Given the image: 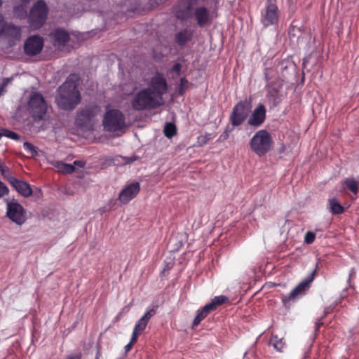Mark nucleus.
Listing matches in <instances>:
<instances>
[{
  "label": "nucleus",
  "mask_w": 359,
  "mask_h": 359,
  "mask_svg": "<svg viewBox=\"0 0 359 359\" xmlns=\"http://www.w3.org/2000/svg\"><path fill=\"white\" fill-rule=\"evenodd\" d=\"M163 132L165 137L171 138L177 134V127L173 123H166Z\"/></svg>",
  "instance_id": "27"
},
{
  "label": "nucleus",
  "mask_w": 359,
  "mask_h": 359,
  "mask_svg": "<svg viewBox=\"0 0 359 359\" xmlns=\"http://www.w3.org/2000/svg\"><path fill=\"white\" fill-rule=\"evenodd\" d=\"M281 88L282 84L278 83L276 86L271 87L268 93L271 97H273L274 100H276V98L279 96V93Z\"/></svg>",
  "instance_id": "31"
},
{
  "label": "nucleus",
  "mask_w": 359,
  "mask_h": 359,
  "mask_svg": "<svg viewBox=\"0 0 359 359\" xmlns=\"http://www.w3.org/2000/svg\"><path fill=\"white\" fill-rule=\"evenodd\" d=\"M228 300V297L224 295L215 297L210 303L205 304L203 308L197 311V314L194 319L192 326H198L210 312L216 310L219 306L225 304Z\"/></svg>",
  "instance_id": "9"
},
{
  "label": "nucleus",
  "mask_w": 359,
  "mask_h": 359,
  "mask_svg": "<svg viewBox=\"0 0 359 359\" xmlns=\"http://www.w3.org/2000/svg\"><path fill=\"white\" fill-rule=\"evenodd\" d=\"M140 191V183L137 182H133L127 184L120 192L118 199L123 204H127L138 194Z\"/></svg>",
  "instance_id": "16"
},
{
  "label": "nucleus",
  "mask_w": 359,
  "mask_h": 359,
  "mask_svg": "<svg viewBox=\"0 0 359 359\" xmlns=\"http://www.w3.org/2000/svg\"><path fill=\"white\" fill-rule=\"evenodd\" d=\"M192 34L190 30L184 29L175 35V41L178 46H184L186 43L191 40Z\"/></svg>",
  "instance_id": "23"
},
{
  "label": "nucleus",
  "mask_w": 359,
  "mask_h": 359,
  "mask_svg": "<svg viewBox=\"0 0 359 359\" xmlns=\"http://www.w3.org/2000/svg\"><path fill=\"white\" fill-rule=\"evenodd\" d=\"M55 167L59 171L64 173H72L75 170V168L73 165L65 163L62 162H57Z\"/></svg>",
  "instance_id": "28"
},
{
  "label": "nucleus",
  "mask_w": 359,
  "mask_h": 359,
  "mask_svg": "<svg viewBox=\"0 0 359 359\" xmlns=\"http://www.w3.org/2000/svg\"><path fill=\"white\" fill-rule=\"evenodd\" d=\"M136 342H137V341H133V336H131L130 342L127 345H126L124 347L126 353L129 352L131 350L134 344H135Z\"/></svg>",
  "instance_id": "38"
},
{
  "label": "nucleus",
  "mask_w": 359,
  "mask_h": 359,
  "mask_svg": "<svg viewBox=\"0 0 359 359\" xmlns=\"http://www.w3.org/2000/svg\"><path fill=\"white\" fill-rule=\"evenodd\" d=\"M101 353H100V351H98L96 353V355H95V359H100V356Z\"/></svg>",
  "instance_id": "43"
},
{
  "label": "nucleus",
  "mask_w": 359,
  "mask_h": 359,
  "mask_svg": "<svg viewBox=\"0 0 359 359\" xmlns=\"http://www.w3.org/2000/svg\"><path fill=\"white\" fill-rule=\"evenodd\" d=\"M3 34L12 39H19L21 36V28L12 23L5 22Z\"/></svg>",
  "instance_id": "22"
},
{
  "label": "nucleus",
  "mask_w": 359,
  "mask_h": 359,
  "mask_svg": "<svg viewBox=\"0 0 359 359\" xmlns=\"http://www.w3.org/2000/svg\"><path fill=\"white\" fill-rule=\"evenodd\" d=\"M147 89H149L150 92L155 95L163 104V95L167 93L168 86L166 79L163 74L156 72L154 76H152L149 83Z\"/></svg>",
  "instance_id": "8"
},
{
  "label": "nucleus",
  "mask_w": 359,
  "mask_h": 359,
  "mask_svg": "<svg viewBox=\"0 0 359 359\" xmlns=\"http://www.w3.org/2000/svg\"><path fill=\"white\" fill-rule=\"evenodd\" d=\"M266 110L263 104H259L252 111L250 116L248 120V124L257 128L262 126L266 119Z\"/></svg>",
  "instance_id": "18"
},
{
  "label": "nucleus",
  "mask_w": 359,
  "mask_h": 359,
  "mask_svg": "<svg viewBox=\"0 0 359 359\" xmlns=\"http://www.w3.org/2000/svg\"><path fill=\"white\" fill-rule=\"evenodd\" d=\"M48 13V8L43 0L37 1L30 9L27 16L28 22L32 29H40L46 23Z\"/></svg>",
  "instance_id": "5"
},
{
  "label": "nucleus",
  "mask_w": 359,
  "mask_h": 359,
  "mask_svg": "<svg viewBox=\"0 0 359 359\" xmlns=\"http://www.w3.org/2000/svg\"><path fill=\"white\" fill-rule=\"evenodd\" d=\"M317 269L316 268L306 278L302 280L292 291L282 297V302L285 306H287L291 300L304 295L309 289L311 283L313 281Z\"/></svg>",
  "instance_id": "7"
},
{
  "label": "nucleus",
  "mask_w": 359,
  "mask_h": 359,
  "mask_svg": "<svg viewBox=\"0 0 359 359\" xmlns=\"http://www.w3.org/2000/svg\"><path fill=\"white\" fill-rule=\"evenodd\" d=\"M2 4V1L0 0V6H1Z\"/></svg>",
  "instance_id": "47"
},
{
  "label": "nucleus",
  "mask_w": 359,
  "mask_h": 359,
  "mask_svg": "<svg viewBox=\"0 0 359 359\" xmlns=\"http://www.w3.org/2000/svg\"><path fill=\"white\" fill-rule=\"evenodd\" d=\"M102 125L107 132L123 133L126 128V116L119 109H109L104 115Z\"/></svg>",
  "instance_id": "3"
},
{
  "label": "nucleus",
  "mask_w": 359,
  "mask_h": 359,
  "mask_svg": "<svg viewBox=\"0 0 359 359\" xmlns=\"http://www.w3.org/2000/svg\"><path fill=\"white\" fill-rule=\"evenodd\" d=\"M4 167L2 164H0V172L4 170Z\"/></svg>",
  "instance_id": "46"
},
{
  "label": "nucleus",
  "mask_w": 359,
  "mask_h": 359,
  "mask_svg": "<svg viewBox=\"0 0 359 359\" xmlns=\"http://www.w3.org/2000/svg\"><path fill=\"white\" fill-rule=\"evenodd\" d=\"M9 192V190L6 185L0 181V198L7 195Z\"/></svg>",
  "instance_id": "36"
},
{
  "label": "nucleus",
  "mask_w": 359,
  "mask_h": 359,
  "mask_svg": "<svg viewBox=\"0 0 359 359\" xmlns=\"http://www.w3.org/2000/svg\"><path fill=\"white\" fill-rule=\"evenodd\" d=\"M50 37L53 46L57 48H64L70 39L68 32L62 28H57L51 31Z\"/></svg>",
  "instance_id": "17"
},
{
  "label": "nucleus",
  "mask_w": 359,
  "mask_h": 359,
  "mask_svg": "<svg viewBox=\"0 0 359 359\" xmlns=\"http://www.w3.org/2000/svg\"><path fill=\"white\" fill-rule=\"evenodd\" d=\"M192 84L188 81V80L185 78H181L180 84L178 86L177 93L179 95H184L186 90L191 86Z\"/></svg>",
  "instance_id": "29"
},
{
  "label": "nucleus",
  "mask_w": 359,
  "mask_h": 359,
  "mask_svg": "<svg viewBox=\"0 0 359 359\" xmlns=\"http://www.w3.org/2000/svg\"><path fill=\"white\" fill-rule=\"evenodd\" d=\"M132 108L135 111H146L156 109L163 104L150 92L144 88L135 93L131 100Z\"/></svg>",
  "instance_id": "2"
},
{
  "label": "nucleus",
  "mask_w": 359,
  "mask_h": 359,
  "mask_svg": "<svg viewBox=\"0 0 359 359\" xmlns=\"http://www.w3.org/2000/svg\"><path fill=\"white\" fill-rule=\"evenodd\" d=\"M182 69V65L180 63H176L170 69L171 72H175L177 76L180 75Z\"/></svg>",
  "instance_id": "37"
},
{
  "label": "nucleus",
  "mask_w": 359,
  "mask_h": 359,
  "mask_svg": "<svg viewBox=\"0 0 359 359\" xmlns=\"http://www.w3.org/2000/svg\"><path fill=\"white\" fill-rule=\"evenodd\" d=\"M284 151H285V147H284V146H283V147L280 148V153H282V152H283Z\"/></svg>",
  "instance_id": "45"
},
{
  "label": "nucleus",
  "mask_w": 359,
  "mask_h": 359,
  "mask_svg": "<svg viewBox=\"0 0 359 359\" xmlns=\"http://www.w3.org/2000/svg\"><path fill=\"white\" fill-rule=\"evenodd\" d=\"M43 46L44 41L41 36L39 35L30 36L24 43V53L28 56H35L41 52Z\"/></svg>",
  "instance_id": "13"
},
{
  "label": "nucleus",
  "mask_w": 359,
  "mask_h": 359,
  "mask_svg": "<svg viewBox=\"0 0 359 359\" xmlns=\"http://www.w3.org/2000/svg\"><path fill=\"white\" fill-rule=\"evenodd\" d=\"M273 143L270 133L266 130H260L251 138L250 146L257 155L263 156L271 150Z\"/></svg>",
  "instance_id": "4"
},
{
  "label": "nucleus",
  "mask_w": 359,
  "mask_h": 359,
  "mask_svg": "<svg viewBox=\"0 0 359 359\" xmlns=\"http://www.w3.org/2000/svg\"><path fill=\"white\" fill-rule=\"evenodd\" d=\"M193 18H195L199 27H203L211 22L210 12L205 6H199L198 5Z\"/></svg>",
  "instance_id": "20"
},
{
  "label": "nucleus",
  "mask_w": 359,
  "mask_h": 359,
  "mask_svg": "<svg viewBox=\"0 0 359 359\" xmlns=\"http://www.w3.org/2000/svg\"><path fill=\"white\" fill-rule=\"evenodd\" d=\"M78 85L79 79L76 75L71 74L58 88L55 100L60 108L72 109L80 102L81 95Z\"/></svg>",
  "instance_id": "1"
},
{
  "label": "nucleus",
  "mask_w": 359,
  "mask_h": 359,
  "mask_svg": "<svg viewBox=\"0 0 359 359\" xmlns=\"http://www.w3.org/2000/svg\"><path fill=\"white\" fill-rule=\"evenodd\" d=\"M6 216L13 222L20 226L27 220L26 210L21 204L15 201H6Z\"/></svg>",
  "instance_id": "11"
},
{
  "label": "nucleus",
  "mask_w": 359,
  "mask_h": 359,
  "mask_svg": "<svg viewBox=\"0 0 359 359\" xmlns=\"http://www.w3.org/2000/svg\"><path fill=\"white\" fill-rule=\"evenodd\" d=\"M8 182L22 196L29 197L32 194V190L27 182L20 180L15 177H9Z\"/></svg>",
  "instance_id": "19"
},
{
  "label": "nucleus",
  "mask_w": 359,
  "mask_h": 359,
  "mask_svg": "<svg viewBox=\"0 0 359 359\" xmlns=\"http://www.w3.org/2000/svg\"><path fill=\"white\" fill-rule=\"evenodd\" d=\"M5 22H6L4 20V17L1 14H0V36L4 32V27Z\"/></svg>",
  "instance_id": "41"
},
{
  "label": "nucleus",
  "mask_w": 359,
  "mask_h": 359,
  "mask_svg": "<svg viewBox=\"0 0 359 359\" xmlns=\"http://www.w3.org/2000/svg\"><path fill=\"white\" fill-rule=\"evenodd\" d=\"M198 4V0H180L175 8L176 17L181 20L192 18Z\"/></svg>",
  "instance_id": "12"
},
{
  "label": "nucleus",
  "mask_w": 359,
  "mask_h": 359,
  "mask_svg": "<svg viewBox=\"0 0 359 359\" xmlns=\"http://www.w3.org/2000/svg\"><path fill=\"white\" fill-rule=\"evenodd\" d=\"M205 140L203 142V144H205L208 140H210V137H208L207 135L205 137Z\"/></svg>",
  "instance_id": "44"
},
{
  "label": "nucleus",
  "mask_w": 359,
  "mask_h": 359,
  "mask_svg": "<svg viewBox=\"0 0 359 359\" xmlns=\"http://www.w3.org/2000/svg\"><path fill=\"white\" fill-rule=\"evenodd\" d=\"M1 175L4 176V177L5 179H6L8 180V177H12L10 174H9V170L7 167H4V170L1 171Z\"/></svg>",
  "instance_id": "40"
},
{
  "label": "nucleus",
  "mask_w": 359,
  "mask_h": 359,
  "mask_svg": "<svg viewBox=\"0 0 359 359\" xmlns=\"http://www.w3.org/2000/svg\"><path fill=\"white\" fill-rule=\"evenodd\" d=\"M97 112V107H86L77 113L76 123L81 128H88L92 127V119Z\"/></svg>",
  "instance_id": "14"
},
{
  "label": "nucleus",
  "mask_w": 359,
  "mask_h": 359,
  "mask_svg": "<svg viewBox=\"0 0 359 359\" xmlns=\"http://www.w3.org/2000/svg\"><path fill=\"white\" fill-rule=\"evenodd\" d=\"M11 79L4 78L2 81L0 82V95H3L6 92V88L10 83Z\"/></svg>",
  "instance_id": "35"
},
{
  "label": "nucleus",
  "mask_w": 359,
  "mask_h": 359,
  "mask_svg": "<svg viewBox=\"0 0 359 359\" xmlns=\"http://www.w3.org/2000/svg\"><path fill=\"white\" fill-rule=\"evenodd\" d=\"M270 71H271L270 68H265L264 70V79L266 81H269L271 79Z\"/></svg>",
  "instance_id": "39"
},
{
  "label": "nucleus",
  "mask_w": 359,
  "mask_h": 359,
  "mask_svg": "<svg viewBox=\"0 0 359 359\" xmlns=\"http://www.w3.org/2000/svg\"><path fill=\"white\" fill-rule=\"evenodd\" d=\"M158 308V305L153 306L152 308L149 309L145 312L142 318H144V320L149 322L150 319L156 315Z\"/></svg>",
  "instance_id": "32"
},
{
  "label": "nucleus",
  "mask_w": 359,
  "mask_h": 359,
  "mask_svg": "<svg viewBox=\"0 0 359 359\" xmlns=\"http://www.w3.org/2000/svg\"><path fill=\"white\" fill-rule=\"evenodd\" d=\"M341 184L344 189L351 192L355 196L352 198L355 199L359 192V177L358 178L354 177H346L342 181Z\"/></svg>",
  "instance_id": "21"
},
{
  "label": "nucleus",
  "mask_w": 359,
  "mask_h": 359,
  "mask_svg": "<svg viewBox=\"0 0 359 359\" xmlns=\"http://www.w3.org/2000/svg\"><path fill=\"white\" fill-rule=\"evenodd\" d=\"M269 344L278 351H281L285 344L283 338H278L277 335L271 336Z\"/></svg>",
  "instance_id": "26"
},
{
  "label": "nucleus",
  "mask_w": 359,
  "mask_h": 359,
  "mask_svg": "<svg viewBox=\"0 0 359 359\" xmlns=\"http://www.w3.org/2000/svg\"><path fill=\"white\" fill-rule=\"evenodd\" d=\"M23 148L31 156H34L37 155V151H36V150L35 149V147L32 144H31V143H29L28 142H25L23 144Z\"/></svg>",
  "instance_id": "33"
},
{
  "label": "nucleus",
  "mask_w": 359,
  "mask_h": 359,
  "mask_svg": "<svg viewBox=\"0 0 359 359\" xmlns=\"http://www.w3.org/2000/svg\"><path fill=\"white\" fill-rule=\"evenodd\" d=\"M74 165H78L81 168H83L84 165H85V163L83 161H75L74 162Z\"/></svg>",
  "instance_id": "42"
},
{
  "label": "nucleus",
  "mask_w": 359,
  "mask_h": 359,
  "mask_svg": "<svg viewBox=\"0 0 359 359\" xmlns=\"http://www.w3.org/2000/svg\"><path fill=\"white\" fill-rule=\"evenodd\" d=\"M316 233L313 231H307L304 236V243L311 244L314 242Z\"/></svg>",
  "instance_id": "34"
},
{
  "label": "nucleus",
  "mask_w": 359,
  "mask_h": 359,
  "mask_svg": "<svg viewBox=\"0 0 359 359\" xmlns=\"http://www.w3.org/2000/svg\"><path fill=\"white\" fill-rule=\"evenodd\" d=\"M278 8L273 0H267L266 9L262 13L261 22L264 27L273 25L278 21Z\"/></svg>",
  "instance_id": "15"
},
{
  "label": "nucleus",
  "mask_w": 359,
  "mask_h": 359,
  "mask_svg": "<svg viewBox=\"0 0 359 359\" xmlns=\"http://www.w3.org/2000/svg\"><path fill=\"white\" fill-rule=\"evenodd\" d=\"M251 111V104L246 101L238 102L233 108L229 120L233 127L240 126Z\"/></svg>",
  "instance_id": "10"
},
{
  "label": "nucleus",
  "mask_w": 359,
  "mask_h": 359,
  "mask_svg": "<svg viewBox=\"0 0 359 359\" xmlns=\"http://www.w3.org/2000/svg\"><path fill=\"white\" fill-rule=\"evenodd\" d=\"M1 130V137L5 136L6 137L11 138L12 140H18L20 139V135L16 133H14L11 130H9L6 128H0Z\"/></svg>",
  "instance_id": "30"
},
{
  "label": "nucleus",
  "mask_w": 359,
  "mask_h": 359,
  "mask_svg": "<svg viewBox=\"0 0 359 359\" xmlns=\"http://www.w3.org/2000/svg\"><path fill=\"white\" fill-rule=\"evenodd\" d=\"M149 322H147L144 318H141L135 324V327L133 329V332L132 334L133 341H137L139 335L142 334V332L146 329L147 325Z\"/></svg>",
  "instance_id": "24"
},
{
  "label": "nucleus",
  "mask_w": 359,
  "mask_h": 359,
  "mask_svg": "<svg viewBox=\"0 0 359 359\" xmlns=\"http://www.w3.org/2000/svg\"><path fill=\"white\" fill-rule=\"evenodd\" d=\"M328 205L330 212L333 215H339L344 212V208L340 204L338 199L335 197L328 199Z\"/></svg>",
  "instance_id": "25"
},
{
  "label": "nucleus",
  "mask_w": 359,
  "mask_h": 359,
  "mask_svg": "<svg viewBox=\"0 0 359 359\" xmlns=\"http://www.w3.org/2000/svg\"><path fill=\"white\" fill-rule=\"evenodd\" d=\"M29 107L35 121L43 119L47 111V104L41 94L34 93L31 95Z\"/></svg>",
  "instance_id": "6"
}]
</instances>
